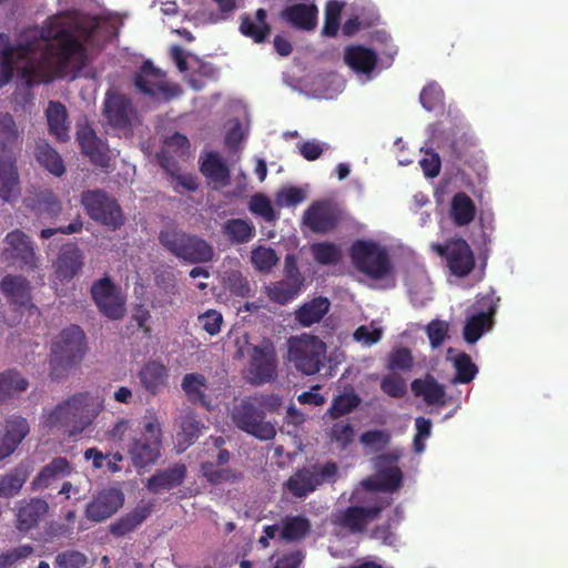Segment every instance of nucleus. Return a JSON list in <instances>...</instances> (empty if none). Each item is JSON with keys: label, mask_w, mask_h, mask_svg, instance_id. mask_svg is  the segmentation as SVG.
Listing matches in <instances>:
<instances>
[{"label": "nucleus", "mask_w": 568, "mask_h": 568, "mask_svg": "<svg viewBox=\"0 0 568 568\" xmlns=\"http://www.w3.org/2000/svg\"><path fill=\"white\" fill-rule=\"evenodd\" d=\"M103 410V402L89 392L77 393L57 404L47 415L50 428L63 430L69 437L82 434Z\"/></svg>", "instance_id": "nucleus-1"}, {"label": "nucleus", "mask_w": 568, "mask_h": 568, "mask_svg": "<svg viewBox=\"0 0 568 568\" xmlns=\"http://www.w3.org/2000/svg\"><path fill=\"white\" fill-rule=\"evenodd\" d=\"M19 133L11 114L0 112V197L12 201L20 194L19 175L12 145Z\"/></svg>", "instance_id": "nucleus-2"}, {"label": "nucleus", "mask_w": 568, "mask_h": 568, "mask_svg": "<svg viewBox=\"0 0 568 568\" xmlns=\"http://www.w3.org/2000/svg\"><path fill=\"white\" fill-rule=\"evenodd\" d=\"M83 329L78 325H70L52 342L50 354V377L61 381L69 371L82 361L84 355Z\"/></svg>", "instance_id": "nucleus-3"}, {"label": "nucleus", "mask_w": 568, "mask_h": 568, "mask_svg": "<svg viewBox=\"0 0 568 568\" xmlns=\"http://www.w3.org/2000/svg\"><path fill=\"white\" fill-rule=\"evenodd\" d=\"M163 446L162 425L154 412L148 410L143 429L130 437L128 455L135 468L154 465L161 457Z\"/></svg>", "instance_id": "nucleus-4"}, {"label": "nucleus", "mask_w": 568, "mask_h": 568, "mask_svg": "<svg viewBox=\"0 0 568 568\" xmlns=\"http://www.w3.org/2000/svg\"><path fill=\"white\" fill-rule=\"evenodd\" d=\"M34 50L36 44L33 42L13 45L8 34L0 33V89L12 79L16 63L19 61H26L22 67V78L28 85L49 81L44 79L39 67L29 60V54Z\"/></svg>", "instance_id": "nucleus-5"}, {"label": "nucleus", "mask_w": 568, "mask_h": 568, "mask_svg": "<svg viewBox=\"0 0 568 568\" xmlns=\"http://www.w3.org/2000/svg\"><path fill=\"white\" fill-rule=\"evenodd\" d=\"M159 242L175 257L191 264L209 263L214 257V247L206 240L174 226L161 230Z\"/></svg>", "instance_id": "nucleus-6"}, {"label": "nucleus", "mask_w": 568, "mask_h": 568, "mask_svg": "<svg viewBox=\"0 0 568 568\" xmlns=\"http://www.w3.org/2000/svg\"><path fill=\"white\" fill-rule=\"evenodd\" d=\"M133 84L139 93L156 102H169L182 93L180 84L168 81L166 72L151 60L142 62L133 75Z\"/></svg>", "instance_id": "nucleus-7"}, {"label": "nucleus", "mask_w": 568, "mask_h": 568, "mask_svg": "<svg viewBox=\"0 0 568 568\" xmlns=\"http://www.w3.org/2000/svg\"><path fill=\"white\" fill-rule=\"evenodd\" d=\"M326 344L317 336L302 335L288 342V361L303 375L317 374L326 359Z\"/></svg>", "instance_id": "nucleus-8"}, {"label": "nucleus", "mask_w": 568, "mask_h": 568, "mask_svg": "<svg viewBox=\"0 0 568 568\" xmlns=\"http://www.w3.org/2000/svg\"><path fill=\"white\" fill-rule=\"evenodd\" d=\"M81 204L94 222L112 231L119 230L124 224V216L120 204L103 190L83 191Z\"/></svg>", "instance_id": "nucleus-9"}, {"label": "nucleus", "mask_w": 568, "mask_h": 568, "mask_svg": "<svg viewBox=\"0 0 568 568\" xmlns=\"http://www.w3.org/2000/svg\"><path fill=\"white\" fill-rule=\"evenodd\" d=\"M349 255L356 270L373 280L385 278L392 272L387 252L374 242H354Z\"/></svg>", "instance_id": "nucleus-10"}, {"label": "nucleus", "mask_w": 568, "mask_h": 568, "mask_svg": "<svg viewBox=\"0 0 568 568\" xmlns=\"http://www.w3.org/2000/svg\"><path fill=\"white\" fill-rule=\"evenodd\" d=\"M393 503L390 497H381L369 506H348L334 515L332 523L351 534H363L368 524L376 520L381 513Z\"/></svg>", "instance_id": "nucleus-11"}, {"label": "nucleus", "mask_w": 568, "mask_h": 568, "mask_svg": "<svg viewBox=\"0 0 568 568\" xmlns=\"http://www.w3.org/2000/svg\"><path fill=\"white\" fill-rule=\"evenodd\" d=\"M337 474L335 462L297 469L284 484L288 493L303 498L316 490L325 481H331Z\"/></svg>", "instance_id": "nucleus-12"}, {"label": "nucleus", "mask_w": 568, "mask_h": 568, "mask_svg": "<svg viewBox=\"0 0 568 568\" xmlns=\"http://www.w3.org/2000/svg\"><path fill=\"white\" fill-rule=\"evenodd\" d=\"M432 250L445 258L450 273L457 277H465L475 268L474 252L462 237L449 239L445 243H434Z\"/></svg>", "instance_id": "nucleus-13"}, {"label": "nucleus", "mask_w": 568, "mask_h": 568, "mask_svg": "<svg viewBox=\"0 0 568 568\" xmlns=\"http://www.w3.org/2000/svg\"><path fill=\"white\" fill-rule=\"evenodd\" d=\"M499 301L500 298L494 292L483 295L477 301L479 312L467 318L463 329V336L467 343H476L485 332L493 327Z\"/></svg>", "instance_id": "nucleus-14"}, {"label": "nucleus", "mask_w": 568, "mask_h": 568, "mask_svg": "<svg viewBox=\"0 0 568 568\" xmlns=\"http://www.w3.org/2000/svg\"><path fill=\"white\" fill-rule=\"evenodd\" d=\"M278 359L275 346L266 341L260 346L251 345V384L272 383L277 377Z\"/></svg>", "instance_id": "nucleus-15"}, {"label": "nucleus", "mask_w": 568, "mask_h": 568, "mask_svg": "<svg viewBox=\"0 0 568 568\" xmlns=\"http://www.w3.org/2000/svg\"><path fill=\"white\" fill-rule=\"evenodd\" d=\"M91 295L99 311L110 320H120L125 314V302L110 277L95 281Z\"/></svg>", "instance_id": "nucleus-16"}, {"label": "nucleus", "mask_w": 568, "mask_h": 568, "mask_svg": "<svg viewBox=\"0 0 568 568\" xmlns=\"http://www.w3.org/2000/svg\"><path fill=\"white\" fill-rule=\"evenodd\" d=\"M1 257L9 265L19 264L21 267L36 268L38 257L32 242L28 235L20 230H14L6 236V247Z\"/></svg>", "instance_id": "nucleus-17"}, {"label": "nucleus", "mask_w": 568, "mask_h": 568, "mask_svg": "<svg viewBox=\"0 0 568 568\" xmlns=\"http://www.w3.org/2000/svg\"><path fill=\"white\" fill-rule=\"evenodd\" d=\"M42 37L57 42V55L62 65H68L72 58L80 61L85 59L84 45L69 29L50 27L43 31Z\"/></svg>", "instance_id": "nucleus-18"}, {"label": "nucleus", "mask_w": 568, "mask_h": 568, "mask_svg": "<svg viewBox=\"0 0 568 568\" xmlns=\"http://www.w3.org/2000/svg\"><path fill=\"white\" fill-rule=\"evenodd\" d=\"M336 209L326 201L312 203L304 212L303 223L316 234L332 232L338 223Z\"/></svg>", "instance_id": "nucleus-19"}, {"label": "nucleus", "mask_w": 568, "mask_h": 568, "mask_svg": "<svg viewBox=\"0 0 568 568\" xmlns=\"http://www.w3.org/2000/svg\"><path fill=\"white\" fill-rule=\"evenodd\" d=\"M123 493L115 488L100 491L85 507V517L94 523H101L115 514L123 505Z\"/></svg>", "instance_id": "nucleus-20"}, {"label": "nucleus", "mask_w": 568, "mask_h": 568, "mask_svg": "<svg viewBox=\"0 0 568 568\" xmlns=\"http://www.w3.org/2000/svg\"><path fill=\"white\" fill-rule=\"evenodd\" d=\"M104 115L112 126L125 129L131 126L135 109L125 94L109 91L104 101Z\"/></svg>", "instance_id": "nucleus-21"}, {"label": "nucleus", "mask_w": 568, "mask_h": 568, "mask_svg": "<svg viewBox=\"0 0 568 568\" xmlns=\"http://www.w3.org/2000/svg\"><path fill=\"white\" fill-rule=\"evenodd\" d=\"M77 141L82 153L88 156L93 164L101 168L109 165L110 156L108 145L97 136L94 130L88 123L78 124Z\"/></svg>", "instance_id": "nucleus-22"}, {"label": "nucleus", "mask_w": 568, "mask_h": 568, "mask_svg": "<svg viewBox=\"0 0 568 568\" xmlns=\"http://www.w3.org/2000/svg\"><path fill=\"white\" fill-rule=\"evenodd\" d=\"M77 141L82 153L88 156L93 164L101 168L109 165L110 156L108 145L97 136L94 130L88 123L78 124Z\"/></svg>", "instance_id": "nucleus-23"}, {"label": "nucleus", "mask_w": 568, "mask_h": 568, "mask_svg": "<svg viewBox=\"0 0 568 568\" xmlns=\"http://www.w3.org/2000/svg\"><path fill=\"white\" fill-rule=\"evenodd\" d=\"M30 433L28 420L18 415L6 418L0 440V462L12 455Z\"/></svg>", "instance_id": "nucleus-24"}, {"label": "nucleus", "mask_w": 568, "mask_h": 568, "mask_svg": "<svg viewBox=\"0 0 568 568\" xmlns=\"http://www.w3.org/2000/svg\"><path fill=\"white\" fill-rule=\"evenodd\" d=\"M187 474L186 465L174 463L168 468L156 470L146 480L145 487L152 494H160L165 490L174 489L181 486Z\"/></svg>", "instance_id": "nucleus-25"}, {"label": "nucleus", "mask_w": 568, "mask_h": 568, "mask_svg": "<svg viewBox=\"0 0 568 568\" xmlns=\"http://www.w3.org/2000/svg\"><path fill=\"white\" fill-rule=\"evenodd\" d=\"M82 267V251L75 244H67L61 247L53 263L54 277L60 282L70 281L81 272Z\"/></svg>", "instance_id": "nucleus-26"}, {"label": "nucleus", "mask_w": 568, "mask_h": 568, "mask_svg": "<svg viewBox=\"0 0 568 568\" xmlns=\"http://www.w3.org/2000/svg\"><path fill=\"white\" fill-rule=\"evenodd\" d=\"M0 288L9 303L17 310L36 308L31 303V287L26 277L21 275H6L1 280Z\"/></svg>", "instance_id": "nucleus-27"}, {"label": "nucleus", "mask_w": 568, "mask_h": 568, "mask_svg": "<svg viewBox=\"0 0 568 568\" xmlns=\"http://www.w3.org/2000/svg\"><path fill=\"white\" fill-rule=\"evenodd\" d=\"M281 18L297 30L312 31L317 26L318 9L315 3H296L285 7Z\"/></svg>", "instance_id": "nucleus-28"}, {"label": "nucleus", "mask_w": 568, "mask_h": 568, "mask_svg": "<svg viewBox=\"0 0 568 568\" xmlns=\"http://www.w3.org/2000/svg\"><path fill=\"white\" fill-rule=\"evenodd\" d=\"M49 511L48 503L42 498H31L18 507L16 514V528L28 532L37 528Z\"/></svg>", "instance_id": "nucleus-29"}, {"label": "nucleus", "mask_w": 568, "mask_h": 568, "mask_svg": "<svg viewBox=\"0 0 568 568\" xmlns=\"http://www.w3.org/2000/svg\"><path fill=\"white\" fill-rule=\"evenodd\" d=\"M72 473V466L65 457H54L44 465L33 478L31 485L34 490L50 487L54 481L68 477Z\"/></svg>", "instance_id": "nucleus-30"}, {"label": "nucleus", "mask_w": 568, "mask_h": 568, "mask_svg": "<svg viewBox=\"0 0 568 568\" xmlns=\"http://www.w3.org/2000/svg\"><path fill=\"white\" fill-rule=\"evenodd\" d=\"M141 386L151 395L159 394L166 385L169 371L164 364L150 361L139 372Z\"/></svg>", "instance_id": "nucleus-31"}, {"label": "nucleus", "mask_w": 568, "mask_h": 568, "mask_svg": "<svg viewBox=\"0 0 568 568\" xmlns=\"http://www.w3.org/2000/svg\"><path fill=\"white\" fill-rule=\"evenodd\" d=\"M49 133L60 142L70 139L68 111L64 104L59 101H50L45 110Z\"/></svg>", "instance_id": "nucleus-32"}, {"label": "nucleus", "mask_w": 568, "mask_h": 568, "mask_svg": "<svg viewBox=\"0 0 568 568\" xmlns=\"http://www.w3.org/2000/svg\"><path fill=\"white\" fill-rule=\"evenodd\" d=\"M153 507L154 505L152 503H148L121 516L109 526L110 532L114 537H123L135 530L151 515Z\"/></svg>", "instance_id": "nucleus-33"}, {"label": "nucleus", "mask_w": 568, "mask_h": 568, "mask_svg": "<svg viewBox=\"0 0 568 568\" xmlns=\"http://www.w3.org/2000/svg\"><path fill=\"white\" fill-rule=\"evenodd\" d=\"M345 63L357 73L368 74L377 64V54L374 50L363 45H349L345 49Z\"/></svg>", "instance_id": "nucleus-34"}, {"label": "nucleus", "mask_w": 568, "mask_h": 568, "mask_svg": "<svg viewBox=\"0 0 568 568\" xmlns=\"http://www.w3.org/2000/svg\"><path fill=\"white\" fill-rule=\"evenodd\" d=\"M410 387L415 396H422L427 405H446L445 387L433 376L416 378L412 382Z\"/></svg>", "instance_id": "nucleus-35"}, {"label": "nucleus", "mask_w": 568, "mask_h": 568, "mask_svg": "<svg viewBox=\"0 0 568 568\" xmlns=\"http://www.w3.org/2000/svg\"><path fill=\"white\" fill-rule=\"evenodd\" d=\"M200 171L211 183L219 186H225L230 183V170L215 152L206 153L201 161Z\"/></svg>", "instance_id": "nucleus-36"}, {"label": "nucleus", "mask_w": 568, "mask_h": 568, "mask_svg": "<svg viewBox=\"0 0 568 568\" xmlns=\"http://www.w3.org/2000/svg\"><path fill=\"white\" fill-rule=\"evenodd\" d=\"M34 158L38 163L55 176H62L65 172L64 162L57 150L44 140L36 142Z\"/></svg>", "instance_id": "nucleus-37"}, {"label": "nucleus", "mask_w": 568, "mask_h": 568, "mask_svg": "<svg viewBox=\"0 0 568 568\" xmlns=\"http://www.w3.org/2000/svg\"><path fill=\"white\" fill-rule=\"evenodd\" d=\"M331 303L327 297H315L301 305L295 312L296 321L304 327H310L328 313Z\"/></svg>", "instance_id": "nucleus-38"}, {"label": "nucleus", "mask_w": 568, "mask_h": 568, "mask_svg": "<svg viewBox=\"0 0 568 568\" xmlns=\"http://www.w3.org/2000/svg\"><path fill=\"white\" fill-rule=\"evenodd\" d=\"M449 215L456 226L470 224L476 215V205L465 192H457L450 202Z\"/></svg>", "instance_id": "nucleus-39"}, {"label": "nucleus", "mask_w": 568, "mask_h": 568, "mask_svg": "<svg viewBox=\"0 0 568 568\" xmlns=\"http://www.w3.org/2000/svg\"><path fill=\"white\" fill-rule=\"evenodd\" d=\"M204 425L196 419L194 413H186L180 424V430L176 433V446L180 452H184L193 445L201 435Z\"/></svg>", "instance_id": "nucleus-40"}, {"label": "nucleus", "mask_w": 568, "mask_h": 568, "mask_svg": "<svg viewBox=\"0 0 568 568\" xmlns=\"http://www.w3.org/2000/svg\"><path fill=\"white\" fill-rule=\"evenodd\" d=\"M181 387L189 400L199 403L203 406L207 404L205 389L207 387L206 378L199 373H187L183 376Z\"/></svg>", "instance_id": "nucleus-41"}, {"label": "nucleus", "mask_w": 568, "mask_h": 568, "mask_svg": "<svg viewBox=\"0 0 568 568\" xmlns=\"http://www.w3.org/2000/svg\"><path fill=\"white\" fill-rule=\"evenodd\" d=\"M454 353V348L449 347L447 351V358L453 361L454 367L456 369L455 377L453 378V383L467 384L470 383L476 374L478 373L477 366L473 363L470 356L466 353H459L454 358L452 354Z\"/></svg>", "instance_id": "nucleus-42"}, {"label": "nucleus", "mask_w": 568, "mask_h": 568, "mask_svg": "<svg viewBox=\"0 0 568 568\" xmlns=\"http://www.w3.org/2000/svg\"><path fill=\"white\" fill-rule=\"evenodd\" d=\"M361 402L362 398L353 389H351L349 392H345L333 398L326 415L331 419H338L356 409Z\"/></svg>", "instance_id": "nucleus-43"}, {"label": "nucleus", "mask_w": 568, "mask_h": 568, "mask_svg": "<svg viewBox=\"0 0 568 568\" xmlns=\"http://www.w3.org/2000/svg\"><path fill=\"white\" fill-rule=\"evenodd\" d=\"M473 143L466 136H459L454 139L448 145V156L454 165L471 166L473 160Z\"/></svg>", "instance_id": "nucleus-44"}, {"label": "nucleus", "mask_w": 568, "mask_h": 568, "mask_svg": "<svg viewBox=\"0 0 568 568\" xmlns=\"http://www.w3.org/2000/svg\"><path fill=\"white\" fill-rule=\"evenodd\" d=\"M33 207L39 216L50 219L57 217L62 211L61 201L49 189L40 190L36 194Z\"/></svg>", "instance_id": "nucleus-45"}, {"label": "nucleus", "mask_w": 568, "mask_h": 568, "mask_svg": "<svg viewBox=\"0 0 568 568\" xmlns=\"http://www.w3.org/2000/svg\"><path fill=\"white\" fill-rule=\"evenodd\" d=\"M302 285L294 281L283 278L267 287V295L273 302L284 305L294 300L302 291Z\"/></svg>", "instance_id": "nucleus-46"}, {"label": "nucleus", "mask_w": 568, "mask_h": 568, "mask_svg": "<svg viewBox=\"0 0 568 568\" xmlns=\"http://www.w3.org/2000/svg\"><path fill=\"white\" fill-rule=\"evenodd\" d=\"M311 529L308 519L302 516L287 517L282 525V538L295 541L304 538Z\"/></svg>", "instance_id": "nucleus-47"}, {"label": "nucleus", "mask_w": 568, "mask_h": 568, "mask_svg": "<svg viewBox=\"0 0 568 568\" xmlns=\"http://www.w3.org/2000/svg\"><path fill=\"white\" fill-rule=\"evenodd\" d=\"M314 260L321 265H334L342 258L339 246L331 242H320L311 245Z\"/></svg>", "instance_id": "nucleus-48"}, {"label": "nucleus", "mask_w": 568, "mask_h": 568, "mask_svg": "<svg viewBox=\"0 0 568 568\" xmlns=\"http://www.w3.org/2000/svg\"><path fill=\"white\" fill-rule=\"evenodd\" d=\"M403 481V473L398 467H390L379 473V477L377 481L369 483L368 487L386 491V493H395L399 489Z\"/></svg>", "instance_id": "nucleus-49"}, {"label": "nucleus", "mask_w": 568, "mask_h": 568, "mask_svg": "<svg viewBox=\"0 0 568 568\" xmlns=\"http://www.w3.org/2000/svg\"><path fill=\"white\" fill-rule=\"evenodd\" d=\"M27 480L23 470L14 469L0 476V498H11L19 494Z\"/></svg>", "instance_id": "nucleus-50"}, {"label": "nucleus", "mask_w": 568, "mask_h": 568, "mask_svg": "<svg viewBox=\"0 0 568 568\" xmlns=\"http://www.w3.org/2000/svg\"><path fill=\"white\" fill-rule=\"evenodd\" d=\"M344 4L337 0H331L325 4L323 36L335 37L341 26V14Z\"/></svg>", "instance_id": "nucleus-51"}, {"label": "nucleus", "mask_w": 568, "mask_h": 568, "mask_svg": "<svg viewBox=\"0 0 568 568\" xmlns=\"http://www.w3.org/2000/svg\"><path fill=\"white\" fill-rule=\"evenodd\" d=\"M444 91L437 83H428L419 94V101L427 111H435L444 105Z\"/></svg>", "instance_id": "nucleus-52"}, {"label": "nucleus", "mask_w": 568, "mask_h": 568, "mask_svg": "<svg viewBox=\"0 0 568 568\" xmlns=\"http://www.w3.org/2000/svg\"><path fill=\"white\" fill-rule=\"evenodd\" d=\"M0 382L6 395L10 397L13 393L24 392L29 382L16 369H7L0 373Z\"/></svg>", "instance_id": "nucleus-53"}, {"label": "nucleus", "mask_w": 568, "mask_h": 568, "mask_svg": "<svg viewBox=\"0 0 568 568\" xmlns=\"http://www.w3.org/2000/svg\"><path fill=\"white\" fill-rule=\"evenodd\" d=\"M85 554L75 549L59 552L54 558V568H84L88 565Z\"/></svg>", "instance_id": "nucleus-54"}, {"label": "nucleus", "mask_w": 568, "mask_h": 568, "mask_svg": "<svg viewBox=\"0 0 568 568\" xmlns=\"http://www.w3.org/2000/svg\"><path fill=\"white\" fill-rule=\"evenodd\" d=\"M222 232L231 242L244 243L248 240V223L241 219H231L223 224Z\"/></svg>", "instance_id": "nucleus-55"}, {"label": "nucleus", "mask_w": 568, "mask_h": 568, "mask_svg": "<svg viewBox=\"0 0 568 568\" xmlns=\"http://www.w3.org/2000/svg\"><path fill=\"white\" fill-rule=\"evenodd\" d=\"M251 212L262 216L267 222L278 219V213L274 210L271 200L263 193L251 196Z\"/></svg>", "instance_id": "nucleus-56"}, {"label": "nucleus", "mask_w": 568, "mask_h": 568, "mask_svg": "<svg viewBox=\"0 0 568 568\" xmlns=\"http://www.w3.org/2000/svg\"><path fill=\"white\" fill-rule=\"evenodd\" d=\"M306 199L305 191L297 186H283L275 194V204L280 207L295 206Z\"/></svg>", "instance_id": "nucleus-57"}, {"label": "nucleus", "mask_w": 568, "mask_h": 568, "mask_svg": "<svg viewBox=\"0 0 568 568\" xmlns=\"http://www.w3.org/2000/svg\"><path fill=\"white\" fill-rule=\"evenodd\" d=\"M34 552L31 545H19L0 552V568H11L21 560L29 558Z\"/></svg>", "instance_id": "nucleus-58"}, {"label": "nucleus", "mask_w": 568, "mask_h": 568, "mask_svg": "<svg viewBox=\"0 0 568 568\" xmlns=\"http://www.w3.org/2000/svg\"><path fill=\"white\" fill-rule=\"evenodd\" d=\"M278 261L275 251L271 247H257L251 252V263L258 271L268 272Z\"/></svg>", "instance_id": "nucleus-59"}, {"label": "nucleus", "mask_w": 568, "mask_h": 568, "mask_svg": "<svg viewBox=\"0 0 568 568\" xmlns=\"http://www.w3.org/2000/svg\"><path fill=\"white\" fill-rule=\"evenodd\" d=\"M414 364L412 352L406 347H399L390 352L387 368L390 371H409Z\"/></svg>", "instance_id": "nucleus-60"}, {"label": "nucleus", "mask_w": 568, "mask_h": 568, "mask_svg": "<svg viewBox=\"0 0 568 568\" xmlns=\"http://www.w3.org/2000/svg\"><path fill=\"white\" fill-rule=\"evenodd\" d=\"M381 389L393 398H402L407 393V385L403 377L390 374L383 377Z\"/></svg>", "instance_id": "nucleus-61"}, {"label": "nucleus", "mask_w": 568, "mask_h": 568, "mask_svg": "<svg viewBox=\"0 0 568 568\" xmlns=\"http://www.w3.org/2000/svg\"><path fill=\"white\" fill-rule=\"evenodd\" d=\"M201 327L211 336H215L221 332L223 316L216 310H207L197 316Z\"/></svg>", "instance_id": "nucleus-62"}, {"label": "nucleus", "mask_w": 568, "mask_h": 568, "mask_svg": "<svg viewBox=\"0 0 568 568\" xmlns=\"http://www.w3.org/2000/svg\"><path fill=\"white\" fill-rule=\"evenodd\" d=\"M329 436L332 442L344 449L353 442L354 428L347 422H337L332 426Z\"/></svg>", "instance_id": "nucleus-63"}, {"label": "nucleus", "mask_w": 568, "mask_h": 568, "mask_svg": "<svg viewBox=\"0 0 568 568\" xmlns=\"http://www.w3.org/2000/svg\"><path fill=\"white\" fill-rule=\"evenodd\" d=\"M361 443L368 447L382 449L390 442V434L385 429H373L364 432L359 438Z\"/></svg>", "instance_id": "nucleus-64"}]
</instances>
